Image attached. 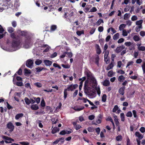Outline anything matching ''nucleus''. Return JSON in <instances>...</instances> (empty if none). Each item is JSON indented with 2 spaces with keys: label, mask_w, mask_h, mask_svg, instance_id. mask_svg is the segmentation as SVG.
<instances>
[{
  "label": "nucleus",
  "mask_w": 145,
  "mask_h": 145,
  "mask_svg": "<svg viewBox=\"0 0 145 145\" xmlns=\"http://www.w3.org/2000/svg\"><path fill=\"white\" fill-rule=\"evenodd\" d=\"M8 32L10 33V36L11 38L13 39L12 42V46L14 48H17L20 44H22V40L18 39L14 33H13L14 29L12 27H9L7 29Z\"/></svg>",
  "instance_id": "f257e3e1"
},
{
  "label": "nucleus",
  "mask_w": 145,
  "mask_h": 145,
  "mask_svg": "<svg viewBox=\"0 0 145 145\" xmlns=\"http://www.w3.org/2000/svg\"><path fill=\"white\" fill-rule=\"evenodd\" d=\"M84 91L86 95L90 96L94 95V93L93 89L89 88L88 86L87 87L84 88Z\"/></svg>",
  "instance_id": "f03ea898"
},
{
  "label": "nucleus",
  "mask_w": 145,
  "mask_h": 145,
  "mask_svg": "<svg viewBox=\"0 0 145 145\" xmlns=\"http://www.w3.org/2000/svg\"><path fill=\"white\" fill-rule=\"evenodd\" d=\"M78 87V85L77 84L74 85L72 84L68 85L67 88L65 89L67 91H73L74 89H76Z\"/></svg>",
  "instance_id": "7ed1b4c3"
},
{
  "label": "nucleus",
  "mask_w": 145,
  "mask_h": 145,
  "mask_svg": "<svg viewBox=\"0 0 145 145\" xmlns=\"http://www.w3.org/2000/svg\"><path fill=\"white\" fill-rule=\"evenodd\" d=\"M7 127L10 130L9 131L10 132H12L14 129V126L11 122H9L8 123L7 125Z\"/></svg>",
  "instance_id": "20e7f679"
},
{
  "label": "nucleus",
  "mask_w": 145,
  "mask_h": 145,
  "mask_svg": "<svg viewBox=\"0 0 145 145\" xmlns=\"http://www.w3.org/2000/svg\"><path fill=\"white\" fill-rule=\"evenodd\" d=\"M33 64V61L31 59H29L26 61V65L27 67L31 68Z\"/></svg>",
  "instance_id": "39448f33"
},
{
  "label": "nucleus",
  "mask_w": 145,
  "mask_h": 145,
  "mask_svg": "<svg viewBox=\"0 0 145 145\" xmlns=\"http://www.w3.org/2000/svg\"><path fill=\"white\" fill-rule=\"evenodd\" d=\"M94 59H95V63L98 66L99 64V56L98 55H97L95 57H91V58L90 61L91 62H93Z\"/></svg>",
  "instance_id": "423d86ee"
},
{
  "label": "nucleus",
  "mask_w": 145,
  "mask_h": 145,
  "mask_svg": "<svg viewBox=\"0 0 145 145\" xmlns=\"http://www.w3.org/2000/svg\"><path fill=\"white\" fill-rule=\"evenodd\" d=\"M18 33L20 35L25 37L27 35V32L26 31H19Z\"/></svg>",
  "instance_id": "0eeeda50"
},
{
  "label": "nucleus",
  "mask_w": 145,
  "mask_h": 145,
  "mask_svg": "<svg viewBox=\"0 0 145 145\" xmlns=\"http://www.w3.org/2000/svg\"><path fill=\"white\" fill-rule=\"evenodd\" d=\"M95 48L97 54L99 55L101 53V50L98 44H96L95 45Z\"/></svg>",
  "instance_id": "6e6552de"
},
{
  "label": "nucleus",
  "mask_w": 145,
  "mask_h": 145,
  "mask_svg": "<svg viewBox=\"0 0 145 145\" xmlns=\"http://www.w3.org/2000/svg\"><path fill=\"white\" fill-rule=\"evenodd\" d=\"M125 86H122L118 90V92L120 94L122 95H124L125 93Z\"/></svg>",
  "instance_id": "1a4fd4ad"
},
{
  "label": "nucleus",
  "mask_w": 145,
  "mask_h": 145,
  "mask_svg": "<svg viewBox=\"0 0 145 145\" xmlns=\"http://www.w3.org/2000/svg\"><path fill=\"white\" fill-rule=\"evenodd\" d=\"M125 48V46L123 45H122L119 47H118L116 49L115 51L117 53L120 52L123 49Z\"/></svg>",
  "instance_id": "9d476101"
},
{
  "label": "nucleus",
  "mask_w": 145,
  "mask_h": 145,
  "mask_svg": "<svg viewBox=\"0 0 145 145\" xmlns=\"http://www.w3.org/2000/svg\"><path fill=\"white\" fill-rule=\"evenodd\" d=\"M43 63L46 66H48L51 65L52 63V62L51 61L46 59L44 60Z\"/></svg>",
  "instance_id": "9b49d317"
},
{
  "label": "nucleus",
  "mask_w": 145,
  "mask_h": 145,
  "mask_svg": "<svg viewBox=\"0 0 145 145\" xmlns=\"http://www.w3.org/2000/svg\"><path fill=\"white\" fill-rule=\"evenodd\" d=\"M102 84L105 86H108L110 85V82L108 80L106 79L102 82Z\"/></svg>",
  "instance_id": "f8f14e48"
},
{
  "label": "nucleus",
  "mask_w": 145,
  "mask_h": 145,
  "mask_svg": "<svg viewBox=\"0 0 145 145\" xmlns=\"http://www.w3.org/2000/svg\"><path fill=\"white\" fill-rule=\"evenodd\" d=\"M31 108L33 110H36L39 108V107L37 104H33L31 106Z\"/></svg>",
  "instance_id": "ddd939ff"
},
{
  "label": "nucleus",
  "mask_w": 145,
  "mask_h": 145,
  "mask_svg": "<svg viewBox=\"0 0 145 145\" xmlns=\"http://www.w3.org/2000/svg\"><path fill=\"white\" fill-rule=\"evenodd\" d=\"M59 128L57 127H54L52 131V133L53 134H54L56 132L59 131Z\"/></svg>",
  "instance_id": "4468645a"
},
{
  "label": "nucleus",
  "mask_w": 145,
  "mask_h": 145,
  "mask_svg": "<svg viewBox=\"0 0 145 145\" xmlns=\"http://www.w3.org/2000/svg\"><path fill=\"white\" fill-rule=\"evenodd\" d=\"M135 135L139 139L141 140L143 137V136L139 132L137 131L135 133Z\"/></svg>",
  "instance_id": "2eb2a0df"
},
{
  "label": "nucleus",
  "mask_w": 145,
  "mask_h": 145,
  "mask_svg": "<svg viewBox=\"0 0 145 145\" xmlns=\"http://www.w3.org/2000/svg\"><path fill=\"white\" fill-rule=\"evenodd\" d=\"M91 81L95 86L97 85V83L96 80L94 77H91Z\"/></svg>",
  "instance_id": "dca6fc26"
},
{
  "label": "nucleus",
  "mask_w": 145,
  "mask_h": 145,
  "mask_svg": "<svg viewBox=\"0 0 145 145\" xmlns=\"http://www.w3.org/2000/svg\"><path fill=\"white\" fill-rule=\"evenodd\" d=\"M2 137L3 139L8 141H14V140L13 139L7 136H3Z\"/></svg>",
  "instance_id": "f3484780"
},
{
  "label": "nucleus",
  "mask_w": 145,
  "mask_h": 145,
  "mask_svg": "<svg viewBox=\"0 0 145 145\" xmlns=\"http://www.w3.org/2000/svg\"><path fill=\"white\" fill-rule=\"evenodd\" d=\"M125 77L122 75H120L118 77V80L120 82H123L125 79Z\"/></svg>",
  "instance_id": "a211bd4d"
},
{
  "label": "nucleus",
  "mask_w": 145,
  "mask_h": 145,
  "mask_svg": "<svg viewBox=\"0 0 145 145\" xmlns=\"http://www.w3.org/2000/svg\"><path fill=\"white\" fill-rule=\"evenodd\" d=\"M29 40L27 37H26L23 44L25 46H26V45H28L29 44Z\"/></svg>",
  "instance_id": "6ab92c4d"
},
{
  "label": "nucleus",
  "mask_w": 145,
  "mask_h": 145,
  "mask_svg": "<svg viewBox=\"0 0 145 145\" xmlns=\"http://www.w3.org/2000/svg\"><path fill=\"white\" fill-rule=\"evenodd\" d=\"M24 116V114L23 113H19L17 114L15 116V118L16 120H18L20 118Z\"/></svg>",
  "instance_id": "aec40b11"
},
{
  "label": "nucleus",
  "mask_w": 145,
  "mask_h": 145,
  "mask_svg": "<svg viewBox=\"0 0 145 145\" xmlns=\"http://www.w3.org/2000/svg\"><path fill=\"white\" fill-rule=\"evenodd\" d=\"M91 7V5H88L86 6V7L84 8L83 9L84 11L86 12L87 13L89 10L90 7Z\"/></svg>",
  "instance_id": "412c9836"
},
{
  "label": "nucleus",
  "mask_w": 145,
  "mask_h": 145,
  "mask_svg": "<svg viewBox=\"0 0 145 145\" xmlns=\"http://www.w3.org/2000/svg\"><path fill=\"white\" fill-rule=\"evenodd\" d=\"M114 67L113 63L112 62H111V63L109 65L108 67H107L106 69L107 70H108L110 69H112L113 67Z\"/></svg>",
  "instance_id": "4be33fe9"
},
{
  "label": "nucleus",
  "mask_w": 145,
  "mask_h": 145,
  "mask_svg": "<svg viewBox=\"0 0 145 145\" xmlns=\"http://www.w3.org/2000/svg\"><path fill=\"white\" fill-rule=\"evenodd\" d=\"M36 72H40L41 71H42V70L45 69L46 70L47 69H46L45 68H44L43 67H38L37 68H36Z\"/></svg>",
  "instance_id": "5701e85b"
},
{
  "label": "nucleus",
  "mask_w": 145,
  "mask_h": 145,
  "mask_svg": "<svg viewBox=\"0 0 145 145\" xmlns=\"http://www.w3.org/2000/svg\"><path fill=\"white\" fill-rule=\"evenodd\" d=\"M24 100L26 104L27 105H29L31 103V101L28 98L25 97L24 99Z\"/></svg>",
  "instance_id": "b1692460"
},
{
  "label": "nucleus",
  "mask_w": 145,
  "mask_h": 145,
  "mask_svg": "<svg viewBox=\"0 0 145 145\" xmlns=\"http://www.w3.org/2000/svg\"><path fill=\"white\" fill-rule=\"evenodd\" d=\"M84 108V107L82 106L76 108L74 107V109L76 111H79L83 110Z\"/></svg>",
  "instance_id": "393cba45"
},
{
  "label": "nucleus",
  "mask_w": 145,
  "mask_h": 145,
  "mask_svg": "<svg viewBox=\"0 0 145 145\" xmlns=\"http://www.w3.org/2000/svg\"><path fill=\"white\" fill-rule=\"evenodd\" d=\"M107 96L106 94H104L102 96V102H105L106 100Z\"/></svg>",
  "instance_id": "a878e982"
},
{
  "label": "nucleus",
  "mask_w": 145,
  "mask_h": 145,
  "mask_svg": "<svg viewBox=\"0 0 145 145\" xmlns=\"http://www.w3.org/2000/svg\"><path fill=\"white\" fill-rule=\"evenodd\" d=\"M103 20L101 18L99 19L96 22V24L98 26L100 25L101 23H103Z\"/></svg>",
  "instance_id": "bb28decb"
},
{
  "label": "nucleus",
  "mask_w": 145,
  "mask_h": 145,
  "mask_svg": "<svg viewBox=\"0 0 145 145\" xmlns=\"http://www.w3.org/2000/svg\"><path fill=\"white\" fill-rule=\"evenodd\" d=\"M67 91L65 89H64L63 92L64 100H65L67 97V95H68Z\"/></svg>",
  "instance_id": "cd10ccee"
},
{
  "label": "nucleus",
  "mask_w": 145,
  "mask_h": 145,
  "mask_svg": "<svg viewBox=\"0 0 145 145\" xmlns=\"http://www.w3.org/2000/svg\"><path fill=\"white\" fill-rule=\"evenodd\" d=\"M119 33H117L115 34L113 37V39L114 40H116L119 38Z\"/></svg>",
  "instance_id": "c85d7f7f"
},
{
  "label": "nucleus",
  "mask_w": 145,
  "mask_h": 145,
  "mask_svg": "<svg viewBox=\"0 0 145 145\" xmlns=\"http://www.w3.org/2000/svg\"><path fill=\"white\" fill-rule=\"evenodd\" d=\"M14 84L18 86H23V83L22 82H17Z\"/></svg>",
  "instance_id": "c756f323"
},
{
  "label": "nucleus",
  "mask_w": 145,
  "mask_h": 145,
  "mask_svg": "<svg viewBox=\"0 0 145 145\" xmlns=\"http://www.w3.org/2000/svg\"><path fill=\"white\" fill-rule=\"evenodd\" d=\"M120 118L121 121H124L125 120V115L123 113H121L120 114Z\"/></svg>",
  "instance_id": "7c9ffc66"
},
{
  "label": "nucleus",
  "mask_w": 145,
  "mask_h": 145,
  "mask_svg": "<svg viewBox=\"0 0 145 145\" xmlns=\"http://www.w3.org/2000/svg\"><path fill=\"white\" fill-rule=\"evenodd\" d=\"M122 139V136L121 135H118L116 137V140L117 141H121Z\"/></svg>",
  "instance_id": "2f4dec72"
},
{
  "label": "nucleus",
  "mask_w": 145,
  "mask_h": 145,
  "mask_svg": "<svg viewBox=\"0 0 145 145\" xmlns=\"http://www.w3.org/2000/svg\"><path fill=\"white\" fill-rule=\"evenodd\" d=\"M57 28L56 25H52L51 26L50 30L52 31H54Z\"/></svg>",
  "instance_id": "473e14b6"
},
{
  "label": "nucleus",
  "mask_w": 145,
  "mask_h": 145,
  "mask_svg": "<svg viewBox=\"0 0 145 145\" xmlns=\"http://www.w3.org/2000/svg\"><path fill=\"white\" fill-rule=\"evenodd\" d=\"M119 109V107L117 105H116L112 109V112H115Z\"/></svg>",
  "instance_id": "72a5a7b5"
},
{
  "label": "nucleus",
  "mask_w": 145,
  "mask_h": 145,
  "mask_svg": "<svg viewBox=\"0 0 145 145\" xmlns=\"http://www.w3.org/2000/svg\"><path fill=\"white\" fill-rule=\"evenodd\" d=\"M14 5L16 7H18L20 6L19 0H15V1Z\"/></svg>",
  "instance_id": "f704fd0d"
},
{
  "label": "nucleus",
  "mask_w": 145,
  "mask_h": 145,
  "mask_svg": "<svg viewBox=\"0 0 145 145\" xmlns=\"http://www.w3.org/2000/svg\"><path fill=\"white\" fill-rule=\"evenodd\" d=\"M25 74H29L31 73V71L30 70H28L27 69H24Z\"/></svg>",
  "instance_id": "c9c22d12"
},
{
  "label": "nucleus",
  "mask_w": 145,
  "mask_h": 145,
  "mask_svg": "<svg viewBox=\"0 0 145 145\" xmlns=\"http://www.w3.org/2000/svg\"><path fill=\"white\" fill-rule=\"evenodd\" d=\"M113 74V72L111 70L109 71L108 74V76L109 77H111L112 76Z\"/></svg>",
  "instance_id": "e433bc0d"
},
{
  "label": "nucleus",
  "mask_w": 145,
  "mask_h": 145,
  "mask_svg": "<svg viewBox=\"0 0 145 145\" xmlns=\"http://www.w3.org/2000/svg\"><path fill=\"white\" fill-rule=\"evenodd\" d=\"M134 40L135 41H138L140 40L139 37L137 35H135L133 37Z\"/></svg>",
  "instance_id": "4c0bfd02"
},
{
  "label": "nucleus",
  "mask_w": 145,
  "mask_h": 145,
  "mask_svg": "<svg viewBox=\"0 0 145 145\" xmlns=\"http://www.w3.org/2000/svg\"><path fill=\"white\" fill-rule=\"evenodd\" d=\"M97 10V9L95 7H92L90 10L89 12H95Z\"/></svg>",
  "instance_id": "58836bf2"
},
{
  "label": "nucleus",
  "mask_w": 145,
  "mask_h": 145,
  "mask_svg": "<svg viewBox=\"0 0 145 145\" xmlns=\"http://www.w3.org/2000/svg\"><path fill=\"white\" fill-rule=\"evenodd\" d=\"M126 116L127 117H131L132 116V114L131 112H128L126 114Z\"/></svg>",
  "instance_id": "ea45409f"
},
{
  "label": "nucleus",
  "mask_w": 145,
  "mask_h": 145,
  "mask_svg": "<svg viewBox=\"0 0 145 145\" xmlns=\"http://www.w3.org/2000/svg\"><path fill=\"white\" fill-rule=\"evenodd\" d=\"M125 26L126 25L124 24H121L119 27L120 30L121 31L123 29V28H125Z\"/></svg>",
  "instance_id": "a19ab883"
},
{
  "label": "nucleus",
  "mask_w": 145,
  "mask_h": 145,
  "mask_svg": "<svg viewBox=\"0 0 145 145\" xmlns=\"http://www.w3.org/2000/svg\"><path fill=\"white\" fill-rule=\"evenodd\" d=\"M76 34L78 36H80L82 34H84V31L82 30L81 31H78L76 32Z\"/></svg>",
  "instance_id": "79ce46f5"
},
{
  "label": "nucleus",
  "mask_w": 145,
  "mask_h": 145,
  "mask_svg": "<svg viewBox=\"0 0 145 145\" xmlns=\"http://www.w3.org/2000/svg\"><path fill=\"white\" fill-rule=\"evenodd\" d=\"M105 52V54L104 56V57H108L109 53V50H107L106 51H104V52Z\"/></svg>",
  "instance_id": "37998d69"
},
{
  "label": "nucleus",
  "mask_w": 145,
  "mask_h": 145,
  "mask_svg": "<svg viewBox=\"0 0 145 145\" xmlns=\"http://www.w3.org/2000/svg\"><path fill=\"white\" fill-rule=\"evenodd\" d=\"M66 54L68 55V57L69 58H71L73 54L71 52H66Z\"/></svg>",
  "instance_id": "c03bdc74"
},
{
  "label": "nucleus",
  "mask_w": 145,
  "mask_h": 145,
  "mask_svg": "<svg viewBox=\"0 0 145 145\" xmlns=\"http://www.w3.org/2000/svg\"><path fill=\"white\" fill-rule=\"evenodd\" d=\"M19 143L22 145H29V143L28 142H20Z\"/></svg>",
  "instance_id": "a18cd8bd"
},
{
  "label": "nucleus",
  "mask_w": 145,
  "mask_h": 145,
  "mask_svg": "<svg viewBox=\"0 0 145 145\" xmlns=\"http://www.w3.org/2000/svg\"><path fill=\"white\" fill-rule=\"evenodd\" d=\"M34 85L39 88L41 87L42 86V85L40 82L36 83L34 84Z\"/></svg>",
  "instance_id": "49530a36"
},
{
  "label": "nucleus",
  "mask_w": 145,
  "mask_h": 145,
  "mask_svg": "<svg viewBox=\"0 0 145 145\" xmlns=\"http://www.w3.org/2000/svg\"><path fill=\"white\" fill-rule=\"evenodd\" d=\"M142 23V20H139L137 21L136 22V24L137 25H141V24Z\"/></svg>",
  "instance_id": "de8ad7c7"
},
{
  "label": "nucleus",
  "mask_w": 145,
  "mask_h": 145,
  "mask_svg": "<svg viewBox=\"0 0 145 145\" xmlns=\"http://www.w3.org/2000/svg\"><path fill=\"white\" fill-rule=\"evenodd\" d=\"M42 63V61L41 60H36L35 63L37 65H40Z\"/></svg>",
  "instance_id": "09e8293b"
},
{
  "label": "nucleus",
  "mask_w": 145,
  "mask_h": 145,
  "mask_svg": "<svg viewBox=\"0 0 145 145\" xmlns=\"http://www.w3.org/2000/svg\"><path fill=\"white\" fill-rule=\"evenodd\" d=\"M34 99L35 100L37 103L39 104L40 102V99L39 97L37 98L35 97L34 98Z\"/></svg>",
  "instance_id": "8fccbe9b"
},
{
  "label": "nucleus",
  "mask_w": 145,
  "mask_h": 145,
  "mask_svg": "<svg viewBox=\"0 0 145 145\" xmlns=\"http://www.w3.org/2000/svg\"><path fill=\"white\" fill-rule=\"evenodd\" d=\"M117 72L121 74H124L125 73V72L122 70L119 69L117 71Z\"/></svg>",
  "instance_id": "3c124183"
},
{
  "label": "nucleus",
  "mask_w": 145,
  "mask_h": 145,
  "mask_svg": "<svg viewBox=\"0 0 145 145\" xmlns=\"http://www.w3.org/2000/svg\"><path fill=\"white\" fill-rule=\"evenodd\" d=\"M138 49L139 50L144 51L145 50V47L144 46H141L140 47H138Z\"/></svg>",
  "instance_id": "603ef678"
},
{
  "label": "nucleus",
  "mask_w": 145,
  "mask_h": 145,
  "mask_svg": "<svg viewBox=\"0 0 145 145\" xmlns=\"http://www.w3.org/2000/svg\"><path fill=\"white\" fill-rule=\"evenodd\" d=\"M95 116L93 115H91L88 117V119L90 120H93L95 118Z\"/></svg>",
  "instance_id": "864d4df0"
},
{
  "label": "nucleus",
  "mask_w": 145,
  "mask_h": 145,
  "mask_svg": "<svg viewBox=\"0 0 145 145\" xmlns=\"http://www.w3.org/2000/svg\"><path fill=\"white\" fill-rule=\"evenodd\" d=\"M129 14L127 13L125 14L124 15V19L125 20H127L129 17Z\"/></svg>",
  "instance_id": "5fc2aeb1"
},
{
  "label": "nucleus",
  "mask_w": 145,
  "mask_h": 145,
  "mask_svg": "<svg viewBox=\"0 0 145 145\" xmlns=\"http://www.w3.org/2000/svg\"><path fill=\"white\" fill-rule=\"evenodd\" d=\"M96 90L97 91V94L98 95H100L101 93L100 88L99 87L96 88Z\"/></svg>",
  "instance_id": "6e6d98bb"
},
{
  "label": "nucleus",
  "mask_w": 145,
  "mask_h": 145,
  "mask_svg": "<svg viewBox=\"0 0 145 145\" xmlns=\"http://www.w3.org/2000/svg\"><path fill=\"white\" fill-rule=\"evenodd\" d=\"M12 26L14 27H16L17 25L16 22L15 21L12 22Z\"/></svg>",
  "instance_id": "4d7b16f0"
},
{
  "label": "nucleus",
  "mask_w": 145,
  "mask_h": 145,
  "mask_svg": "<svg viewBox=\"0 0 145 145\" xmlns=\"http://www.w3.org/2000/svg\"><path fill=\"white\" fill-rule=\"evenodd\" d=\"M42 107H44L45 106V103L44 100L41 101L40 103Z\"/></svg>",
  "instance_id": "13d9d810"
},
{
  "label": "nucleus",
  "mask_w": 145,
  "mask_h": 145,
  "mask_svg": "<svg viewBox=\"0 0 145 145\" xmlns=\"http://www.w3.org/2000/svg\"><path fill=\"white\" fill-rule=\"evenodd\" d=\"M124 39L123 38H121L119 39L118 41V43H120L124 42Z\"/></svg>",
  "instance_id": "bf43d9fd"
},
{
  "label": "nucleus",
  "mask_w": 145,
  "mask_h": 145,
  "mask_svg": "<svg viewBox=\"0 0 145 145\" xmlns=\"http://www.w3.org/2000/svg\"><path fill=\"white\" fill-rule=\"evenodd\" d=\"M131 19L132 21H134L135 20H136L137 19V18L136 16L134 15L132 17Z\"/></svg>",
  "instance_id": "052dcab7"
},
{
  "label": "nucleus",
  "mask_w": 145,
  "mask_h": 145,
  "mask_svg": "<svg viewBox=\"0 0 145 145\" xmlns=\"http://www.w3.org/2000/svg\"><path fill=\"white\" fill-rule=\"evenodd\" d=\"M103 26H100L98 28V30L100 32H102L103 30Z\"/></svg>",
  "instance_id": "680f3d73"
},
{
  "label": "nucleus",
  "mask_w": 145,
  "mask_h": 145,
  "mask_svg": "<svg viewBox=\"0 0 145 145\" xmlns=\"http://www.w3.org/2000/svg\"><path fill=\"white\" fill-rule=\"evenodd\" d=\"M133 62L132 61L128 62L127 63V65L126 67L127 68V67H128V66H129L131 65H132L133 64Z\"/></svg>",
  "instance_id": "e2e57ef3"
},
{
  "label": "nucleus",
  "mask_w": 145,
  "mask_h": 145,
  "mask_svg": "<svg viewBox=\"0 0 145 145\" xmlns=\"http://www.w3.org/2000/svg\"><path fill=\"white\" fill-rule=\"evenodd\" d=\"M124 44L127 47L129 46L131 44V43L130 42H125Z\"/></svg>",
  "instance_id": "0e129e2a"
},
{
  "label": "nucleus",
  "mask_w": 145,
  "mask_h": 145,
  "mask_svg": "<svg viewBox=\"0 0 145 145\" xmlns=\"http://www.w3.org/2000/svg\"><path fill=\"white\" fill-rule=\"evenodd\" d=\"M114 121L116 126L119 125V122L118 119H114Z\"/></svg>",
  "instance_id": "69168bd1"
},
{
  "label": "nucleus",
  "mask_w": 145,
  "mask_h": 145,
  "mask_svg": "<svg viewBox=\"0 0 145 145\" xmlns=\"http://www.w3.org/2000/svg\"><path fill=\"white\" fill-rule=\"evenodd\" d=\"M140 131L142 133H144L145 132V128L144 127H141L140 129Z\"/></svg>",
  "instance_id": "338daca9"
},
{
  "label": "nucleus",
  "mask_w": 145,
  "mask_h": 145,
  "mask_svg": "<svg viewBox=\"0 0 145 145\" xmlns=\"http://www.w3.org/2000/svg\"><path fill=\"white\" fill-rule=\"evenodd\" d=\"M18 74L20 75H21L22 74V70L21 68H20L18 71L16 72Z\"/></svg>",
  "instance_id": "774afa93"
}]
</instances>
